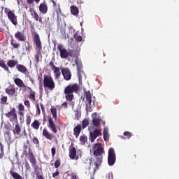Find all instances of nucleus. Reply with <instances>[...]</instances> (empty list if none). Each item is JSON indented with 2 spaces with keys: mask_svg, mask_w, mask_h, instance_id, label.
Wrapping results in <instances>:
<instances>
[{
  "mask_svg": "<svg viewBox=\"0 0 179 179\" xmlns=\"http://www.w3.org/2000/svg\"><path fill=\"white\" fill-rule=\"evenodd\" d=\"M1 104H3V106L8 105V96H1V99H0Z\"/></svg>",
  "mask_w": 179,
  "mask_h": 179,
  "instance_id": "obj_38",
  "label": "nucleus"
},
{
  "mask_svg": "<svg viewBox=\"0 0 179 179\" xmlns=\"http://www.w3.org/2000/svg\"><path fill=\"white\" fill-rule=\"evenodd\" d=\"M116 160L115 151L114 148H110L108 150V163L110 166H114Z\"/></svg>",
  "mask_w": 179,
  "mask_h": 179,
  "instance_id": "obj_8",
  "label": "nucleus"
},
{
  "mask_svg": "<svg viewBox=\"0 0 179 179\" xmlns=\"http://www.w3.org/2000/svg\"><path fill=\"white\" fill-rule=\"evenodd\" d=\"M30 13H31V15L34 19V20H36V22H38L39 17H38V14L37 13V12L35 10L30 9Z\"/></svg>",
  "mask_w": 179,
  "mask_h": 179,
  "instance_id": "obj_29",
  "label": "nucleus"
},
{
  "mask_svg": "<svg viewBox=\"0 0 179 179\" xmlns=\"http://www.w3.org/2000/svg\"><path fill=\"white\" fill-rule=\"evenodd\" d=\"M39 11L43 15H45L48 12V6H47L45 1H43L39 5Z\"/></svg>",
  "mask_w": 179,
  "mask_h": 179,
  "instance_id": "obj_16",
  "label": "nucleus"
},
{
  "mask_svg": "<svg viewBox=\"0 0 179 179\" xmlns=\"http://www.w3.org/2000/svg\"><path fill=\"white\" fill-rule=\"evenodd\" d=\"M36 179H45V178H44L43 176L40 175V176H36Z\"/></svg>",
  "mask_w": 179,
  "mask_h": 179,
  "instance_id": "obj_58",
  "label": "nucleus"
},
{
  "mask_svg": "<svg viewBox=\"0 0 179 179\" xmlns=\"http://www.w3.org/2000/svg\"><path fill=\"white\" fill-rule=\"evenodd\" d=\"M17 110L20 117H23L24 115V106L22 103H19Z\"/></svg>",
  "mask_w": 179,
  "mask_h": 179,
  "instance_id": "obj_21",
  "label": "nucleus"
},
{
  "mask_svg": "<svg viewBox=\"0 0 179 179\" xmlns=\"http://www.w3.org/2000/svg\"><path fill=\"white\" fill-rule=\"evenodd\" d=\"M92 124H93L94 127H100V125L101 124V120L99 117H93Z\"/></svg>",
  "mask_w": 179,
  "mask_h": 179,
  "instance_id": "obj_26",
  "label": "nucleus"
},
{
  "mask_svg": "<svg viewBox=\"0 0 179 179\" xmlns=\"http://www.w3.org/2000/svg\"><path fill=\"white\" fill-rule=\"evenodd\" d=\"M43 87L44 89H49V90L55 89V82L51 76H43Z\"/></svg>",
  "mask_w": 179,
  "mask_h": 179,
  "instance_id": "obj_5",
  "label": "nucleus"
},
{
  "mask_svg": "<svg viewBox=\"0 0 179 179\" xmlns=\"http://www.w3.org/2000/svg\"><path fill=\"white\" fill-rule=\"evenodd\" d=\"M16 69H17L18 72L26 75V73H29V70H27V67H26L23 64H17Z\"/></svg>",
  "mask_w": 179,
  "mask_h": 179,
  "instance_id": "obj_18",
  "label": "nucleus"
},
{
  "mask_svg": "<svg viewBox=\"0 0 179 179\" xmlns=\"http://www.w3.org/2000/svg\"><path fill=\"white\" fill-rule=\"evenodd\" d=\"M71 178L72 179H79V176H78V175H76L75 173H72Z\"/></svg>",
  "mask_w": 179,
  "mask_h": 179,
  "instance_id": "obj_55",
  "label": "nucleus"
},
{
  "mask_svg": "<svg viewBox=\"0 0 179 179\" xmlns=\"http://www.w3.org/2000/svg\"><path fill=\"white\" fill-rule=\"evenodd\" d=\"M13 132L14 135H20L22 132V127H20L19 122H16V124L15 125V129L13 131Z\"/></svg>",
  "mask_w": 179,
  "mask_h": 179,
  "instance_id": "obj_19",
  "label": "nucleus"
},
{
  "mask_svg": "<svg viewBox=\"0 0 179 179\" xmlns=\"http://www.w3.org/2000/svg\"><path fill=\"white\" fill-rule=\"evenodd\" d=\"M82 131V126L80 124H78L76 127L73 128V135L76 138H78L79 135H80V132Z\"/></svg>",
  "mask_w": 179,
  "mask_h": 179,
  "instance_id": "obj_20",
  "label": "nucleus"
},
{
  "mask_svg": "<svg viewBox=\"0 0 179 179\" xmlns=\"http://www.w3.org/2000/svg\"><path fill=\"white\" fill-rule=\"evenodd\" d=\"M14 36L16 40H17L18 41H21V42L26 41L27 38H26V34H24V31H17L14 34Z\"/></svg>",
  "mask_w": 179,
  "mask_h": 179,
  "instance_id": "obj_13",
  "label": "nucleus"
},
{
  "mask_svg": "<svg viewBox=\"0 0 179 179\" xmlns=\"http://www.w3.org/2000/svg\"><path fill=\"white\" fill-rule=\"evenodd\" d=\"M94 155V171L93 174H96V171L99 170L100 166L103 163V153H104V148L101 143H97L94 145L92 148Z\"/></svg>",
  "mask_w": 179,
  "mask_h": 179,
  "instance_id": "obj_1",
  "label": "nucleus"
},
{
  "mask_svg": "<svg viewBox=\"0 0 179 179\" xmlns=\"http://www.w3.org/2000/svg\"><path fill=\"white\" fill-rule=\"evenodd\" d=\"M57 50L60 52V57L63 59H66V58L69 57H73V55H72L73 50L68 51L66 48H64L63 44H59L57 45Z\"/></svg>",
  "mask_w": 179,
  "mask_h": 179,
  "instance_id": "obj_6",
  "label": "nucleus"
},
{
  "mask_svg": "<svg viewBox=\"0 0 179 179\" xmlns=\"http://www.w3.org/2000/svg\"><path fill=\"white\" fill-rule=\"evenodd\" d=\"M32 142L34 145H38L40 143V141H38V138L36 136L33 137Z\"/></svg>",
  "mask_w": 179,
  "mask_h": 179,
  "instance_id": "obj_47",
  "label": "nucleus"
},
{
  "mask_svg": "<svg viewBox=\"0 0 179 179\" xmlns=\"http://www.w3.org/2000/svg\"><path fill=\"white\" fill-rule=\"evenodd\" d=\"M10 45H12L13 48L15 50H18V48L20 47V43L16 42V41L11 39L10 41Z\"/></svg>",
  "mask_w": 179,
  "mask_h": 179,
  "instance_id": "obj_33",
  "label": "nucleus"
},
{
  "mask_svg": "<svg viewBox=\"0 0 179 179\" xmlns=\"http://www.w3.org/2000/svg\"><path fill=\"white\" fill-rule=\"evenodd\" d=\"M69 157L70 159H74L76 157V148L72 147L69 150Z\"/></svg>",
  "mask_w": 179,
  "mask_h": 179,
  "instance_id": "obj_23",
  "label": "nucleus"
},
{
  "mask_svg": "<svg viewBox=\"0 0 179 179\" xmlns=\"http://www.w3.org/2000/svg\"><path fill=\"white\" fill-rule=\"evenodd\" d=\"M34 2H36V3H38V2H40V0H27V3L28 5H33Z\"/></svg>",
  "mask_w": 179,
  "mask_h": 179,
  "instance_id": "obj_43",
  "label": "nucleus"
},
{
  "mask_svg": "<svg viewBox=\"0 0 179 179\" xmlns=\"http://www.w3.org/2000/svg\"><path fill=\"white\" fill-rule=\"evenodd\" d=\"M10 174L14 179H23L22 176H20L19 173L14 172L13 170L10 171Z\"/></svg>",
  "mask_w": 179,
  "mask_h": 179,
  "instance_id": "obj_28",
  "label": "nucleus"
},
{
  "mask_svg": "<svg viewBox=\"0 0 179 179\" xmlns=\"http://www.w3.org/2000/svg\"><path fill=\"white\" fill-rule=\"evenodd\" d=\"M75 120H77V121H79L80 120V117H82V113L79 110H75Z\"/></svg>",
  "mask_w": 179,
  "mask_h": 179,
  "instance_id": "obj_37",
  "label": "nucleus"
},
{
  "mask_svg": "<svg viewBox=\"0 0 179 179\" xmlns=\"http://www.w3.org/2000/svg\"><path fill=\"white\" fill-rule=\"evenodd\" d=\"M7 16L8 20L14 24V26H17V16H16L15 14H14L13 11L10 10L7 13Z\"/></svg>",
  "mask_w": 179,
  "mask_h": 179,
  "instance_id": "obj_11",
  "label": "nucleus"
},
{
  "mask_svg": "<svg viewBox=\"0 0 179 179\" xmlns=\"http://www.w3.org/2000/svg\"><path fill=\"white\" fill-rule=\"evenodd\" d=\"M5 92L6 94L10 96H15L16 94V89L15 88V85H10L8 87L5 89Z\"/></svg>",
  "mask_w": 179,
  "mask_h": 179,
  "instance_id": "obj_15",
  "label": "nucleus"
},
{
  "mask_svg": "<svg viewBox=\"0 0 179 179\" xmlns=\"http://www.w3.org/2000/svg\"><path fill=\"white\" fill-rule=\"evenodd\" d=\"M124 136H125L124 139H129L132 136V134L129 131H125Z\"/></svg>",
  "mask_w": 179,
  "mask_h": 179,
  "instance_id": "obj_45",
  "label": "nucleus"
},
{
  "mask_svg": "<svg viewBox=\"0 0 179 179\" xmlns=\"http://www.w3.org/2000/svg\"><path fill=\"white\" fill-rule=\"evenodd\" d=\"M41 108L42 110V112L44 113V105H43V103H41Z\"/></svg>",
  "mask_w": 179,
  "mask_h": 179,
  "instance_id": "obj_59",
  "label": "nucleus"
},
{
  "mask_svg": "<svg viewBox=\"0 0 179 179\" xmlns=\"http://www.w3.org/2000/svg\"><path fill=\"white\" fill-rule=\"evenodd\" d=\"M0 149L1 152L0 154V159H2V157H3V145H2V143H0Z\"/></svg>",
  "mask_w": 179,
  "mask_h": 179,
  "instance_id": "obj_48",
  "label": "nucleus"
},
{
  "mask_svg": "<svg viewBox=\"0 0 179 179\" xmlns=\"http://www.w3.org/2000/svg\"><path fill=\"white\" fill-rule=\"evenodd\" d=\"M31 127L34 128V129H38V128H40V122H38L37 120H35L34 122L31 123Z\"/></svg>",
  "mask_w": 179,
  "mask_h": 179,
  "instance_id": "obj_34",
  "label": "nucleus"
},
{
  "mask_svg": "<svg viewBox=\"0 0 179 179\" xmlns=\"http://www.w3.org/2000/svg\"><path fill=\"white\" fill-rule=\"evenodd\" d=\"M18 64L19 62H17V60L13 59H10L7 62V65L8 66H9V68H15V66H17V65H18Z\"/></svg>",
  "mask_w": 179,
  "mask_h": 179,
  "instance_id": "obj_22",
  "label": "nucleus"
},
{
  "mask_svg": "<svg viewBox=\"0 0 179 179\" xmlns=\"http://www.w3.org/2000/svg\"><path fill=\"white\" fill-rule=\"evenodd\" d=\"M62 107H64V108H68V102H64L62 103Z\"/></svg>",
  "mask_w": 179,
  "mask_h": 179,
  "instance_id": "obj_57",
  "label": "nucleus"
},
{
  "mask_svg": "<svg viewBox=\"0 0 179 179\" xmlns=\"http://www.w3.org/2000/svg\"><path fill=\"white\" fill-rule=\"evenodd\" d=\"M0 66H1V68H3V69L6 71L7 72H8V73L10 72V71L9 70V67H8V66H6V64L5 63V62L3 60H0Z\"/></svg>",
  "mask_w": 179,
  "mask_h": 179,
  "instance_id": "obj_31",
  "label": "nucleus"
},
{
  "mask_svg": "<svg viewBox=\"0 0 179 179\" xmlns=\"http://www.w3.org/2000/svg\"><path fill=\"white\" fill-rule=\"evenodd\" d=\"M82 125H83V129H85V128H86V127H87V125H89V120H87V119L83 120L82 122Z\"/></svg>",
  "mask_w": 179,
  "mask_h": 179,
  "instance_id": "obj_42",
  "label": "nucleus"
},
{
  "mask_svg": "<svg viewBox=\"0 0 179 179\" xmlns=\"http://www.w3.org/2000/svg\"><path fill=\"white\" fill-rule=\"evenodd\" d=\"M20 89H22V92H27V90H29V92H30V91L33 90V89H31V87L26 85L24 83L22 86V87H20Z\"/></svg>",
  "mask_w": 179,
  "mask_h": 179,
  "instance_id": "obj_39",
  "label": "nucleus"
},
{
  "mask_svg": "<svg viewBox=\"0 0 179 179\" xmlns=\"http://www.w3.org/2000/svg\"><path fill=\"white\" fill-rule=\"evenodd\" d=\"M103 140L105 141V142H107V141H108V132L106 129H103Z\"/></svg>",
  "mask_w": 179,
  "mask_h": 179,
  "instance_id": "obj_40",
  "label": "nucleus"
},
{
  "mask_svg": "<svg viewBox=\"0 0 179 179\" xmlns=\"http://www.w3.org/2000/svg\"><path fill=\"white\" fill-rule=\"evenodd\" d=\"M34 43H35L36 54L35 55V60L36 64L41 62L43 59V55L41 54V50H43V45L41 43V40L40 39V35L36 32L34 33L33 36Z\"/></svg>",
  "mask_w": 179,
  "mask_h": 179,
  "instance_id": "obj_2",
  "label": "nucleus"
},
{
  "mask_svg": "<svg viewBox=\"0 0 179 179\" xmlns=\"http://www.w3.org/2000/svg\"><path fill=\"white\" fill-rule=\"evenodd\" d=\"M24 167H25L26 171H30L31 168H30V164H29V162L27 161V162H25Z\"/></svg>",
  "mask_w": 179,
  "mask_h": 179,
  "instance_id": "obj_49",
  "label": "nucleus"
},
{
  "mask_svg": "<svg viewBox=\"0 0 179 179\" xmlns=\"http://www.w3.org/2000/svg\"><path fill=\"white\" fill-rule=\"evenodd\" d=\"M31 124V116L27 115L26 116V124L27 125H30Z\"/></svg>",
  "mask_w": 179,
  "mask_h": 179,
  "instance_id": "obj_41",
  "label": "nucleus"
},
{
  "mask_svg": "<svg viewBox=\"0 0 179 179\" xmlns=\"http://www.w3.org/2000/svg\"><path fill=\"white\" fill-rule=\"evenodd\" d=\"M42 135L45 138V139H48V141H52V138H55L54 134L50 133L47 129H43Z\"/></svg>",
  "mask_w": 179,
  "mask_h": 179,
  "instance_id": "obj_17",
  "label": "nucleus"
},
{
  "mask_svg": "<svg viewBox=\"0 0 179 179\" xmlns=\"http://www.w3.org/2000/svg\"><path fill=\"white\" fill-rule=\"evenodd\" d=\"M61 166V159H58L55 162V169H58Z\"/></svg>",
  "mask_w": 179,
  "mask_h": 179,
  "instance_id": "obj_46",
  "label": "nucleus"
},
{
  "mask_svg": "<svg viewBox=\"0 0 179 179\" xmlns=\"http://www.w3.org/2000/svg\"><path fill=\"white\" fill-rule=\"evenodd\" d=\"M53 73L55 75V79H59L61 76V71L59 70V67H57L56 69H53Z\"/></svg>",
  "mask_w": 179,
  "mask_h": 179,
  "instance_id": "obj_27",
  "label": "nucleus"
},
{
  "mask_svg": "<svg viewBox=\"0 0 179 179\" xmlns=\"http://www.w3.org/2000/svg\"><path fill=\"white\" fill-rule=\"evenodd\" d=\"M36 114H38V115H40V114H41V110L40 109V105H38V103H37L36 105Z\"/></svg>",
  "mask_w": 179,
  "mask_h": 179,
  "instance_id": "obj_51",
  "label": "nucleus"
},
{
  "mask_svg": "<svg viewBox=\"0 0 179 179\" xmlns=\"http://www.w3.org/2000/svg\"><path fill=\"white\" fill-rule=\"evenodd\" d=\"M6 9H7V8H5V10H6Z\"/></svg>",
  "mask_w": 179,
  "mask_h": 179,
  "instance_id": "obj_63",
  "label": "nucleus"
},
{
  "mask_svg": "<svg viewBox=\"0 0 179 179\" xmlns=\"http://www.w3.org/2000/svg\"><path fill=\"white\" fill-rule=\"evenodd\" d=\"M62 73L64 76V79L66 80H71L72 79V74L71 73V71H69V69L65 68L62 69Z\"/></svg>",
  "mask_w": 179,
  "mask_h": 179,
  "instance_id": "obj_14",
  "label": "nucleus"
},
{
  "mask_svg": "<svg viewBox=\"0 0 179 179\" xmlns=\"http://www.w3.org/2000/svg\"><path fill=\"white\" fill-rule=\"evenodd\" d=\"M74 38H75L76 41H78V43H80V41H82V40H83V38H82V36L80 35H74Z\"/></svg>",
  "mask_w": 179,
  "mask_h": 179,
  "instance_id": "obj_44",
  "label": "nucleus"
},
{
  "mask_svg": "<svg viewBox=\"0 0 179 179\" xmlns=\"http://www.w3.org/2000/svg\"><path fill=\"white\" fill-rule=\"evenodd\" d=\"M5 116L8 118L10 122H17V113H16V108H13L8 113H5Z\"/></svg>",
  "mask_w": 179,
  "mask_h": 179,
  "instance_id": "obj_7",
  "label": "nucleus"
},
{
  "mask_svg": "<svg viewBox=\"0 0 179 179\" xmlns=\"http://www.w3.org/2000/svg\"><path fill=\"white\" fill-rule=\"evenodd\" d=\"M58 176H59V171L57 169V171L52 173V177L55 178V177H58Z\"/></svg>",
  "mask_w": 179,
  "mask_h": 179,
  "instance_id": "obj_54",
  "label": "nucleus"
},
{
  "mask_svg": "<svg viewBox=\"0 0 179 179\" xmlns=\"http://www.w3.org/2000/svg\"><path fill=\"white\" fill-rule=\"evenodd\" d=\"M84 95L86 100V110L89 111V108H90V106H92V94L90 91H86L84 92Z\"/></svg>",
  "mask_w": 179,
  "mask_h": 179,
  "instance_id": "obj_12",
  "label": "nucleus"
},
{
  "mask_svg": "<svg viewBox=\"0 0 179 179\" xmlns=\"http://www.w3.org/2000/svg\"><path fill=\"white\" fill-rule=\"evenodd\" d=\"M50 111L52 113V117L55 119V121H57V108L55 106H52L50 108Z\"/></svg>",
  "mask_w": 179,
  "mask_h": 179,
  "instance_id": "obj_35",
  "label": "nucleus"
},
{
  "mask_svg": "<svg viewBox=\"0 0 179 179\" xmlns=\"http://www.w3.org/2000/svg\"><path fill=\"white\" fill-rule=\"evenodd\" d=\"M1 1H5V0H1Z\"/></svg>",
  "mask_w": 179,
  "mask_h": 179,
  "instance_id": "obj_64",
  "label": "nucleus"
},
{
  "mask_svg": "<svg viewBox=\"0 0 179 179\" xmlns=\"http://www.w3.org/2000/svg\"><path fill=\"white\" fill-rule=\"evenodd\" d=\"M76 64L77 65V68H78V75L79 76V79H80V72H82V62L76 60Z\"/></svg>",
  "mask_w": 179,
  "mask_h": 179,
  "instance_id": "obj_24",
  "label": "nucleus"
},
{
  "mask_svg": "<svg viewBox=\"0 0 179 179\" xmlns=\"http://www.w3.org/2000/svg\"><path fill=\"white\" fill-rule=\"evenodd\" d=\"M71 9V12L72 13V15H74V16H76V15H78V13H79V8H78V7L75 6H71L70 7Z\"/></svg>",
  "mask_w": 179,
  "mask_h": 179,
  "instance_id": "obj_30",
  "label": "nucleus"
},
{
  "mask_svg": "<svg viewBox=\"0 0 179 179\" xmlns=\"http://www.w3.org/2000/svg\"><path fill=\"white\" fill-rule=\"evenodd\" d=\"M99 136H101V129H95L93 131L90 133V138L89 140L90 141L91 143H93L96 138Z\"/></svg>",
  "mask_w": 179,
  "mask_h": 179,
  "instance_id": "obj_9",
  "label": "nucleus"
},
{
  "mask_svg": "<svg viewBox=\"0 0 179 179\" xmlns=\"http://www.w3.org/2000/svg\"><path fill=\"white\" fill-rule=\"evenodd\" d=\"M39 23H43V19L41 17L38 18Z\"/></svg>",
  "mask_w": 179,
  "mask_h": 179,
  "instance_id": "obj_61",
  "label": "nucleus"
},
{
  "mask_svg": "<svg viewBox=\"0 0 179 179\" xmlns=\"http://www.w3.org/2000/svg\"><path fill=\"white\" fill-rule=\"evenodd\" d=\"M57 15H62V11L61 10V7L59 6L58 10H57Z\"/></svg>",
  "mask_w": 179,
  "mask_h": 179,
  "instance_id": "obj_56",
  "label": "nucleus"
},
{
  "mask_svg": "<svg viewBox=\"0 0 179 179\" xmlns=\"http://www.w3.org/2000/svg\"><path fill=\"white\" fill-rule=\"evenodd\" d=\"M28 155L29 160L33 169H34L35 175L36 176V177L38 176H41L40 173H41V171H43V168H41V166L38 167V166H37V159H36V156L34 155V154H33V151L30 148H29Z\"/></svg>",
  "mask_w": 179,
  "mask_h": 179,
  "instance_id": "obj_4",
  "label": "nucleus"
},
{
  "mask_svg": "<svg viewBox=\"0 0 179 179\" xmlns=\"http://www.w3.org/2000/svg\"><path fill=\"white\" fill-rule=\"evenodd\" d=\"M27 145H30V141L27 140Z\"/></svg>",
  "mask_w": 179,
  "mask_h": 179,
  "instance_id": "obj_62",
  "label": "nucleus"
},
{
  "mask_svg": "<svg viewBox=\"0 0 179 179\" xmlns=\"http://www.w3.org/2000/svg\"><path fill=\"white\" fill-rule=\"evenodd\" d=\"M48 127L53 132V134H57L58 132V129H57V124H55V122H54V120H52V117H50L48 119Z\"/></svg>",
  "mask_w": 179,
  "mask_h": 179,
  "instance_id": "obj_10",
  "label": "nucleus"
},
{
  "mask_svg": "<svg viewBox=\"0 0 179 179\" xmlns=\"http://www.w3.org/2000/svg\"><path fill=\"white\" fill-rule=\"evenodd\" d=\"M51 153H52V157H54L55 156V153H57V149L55 147L52 148Z\"/></svg>",
  "mask_w": 179,
  "mask_h": 179,
  "instance_id": "obj_52",
  "label": "nucleus"
},
{
  "mask_svg": "<svg viewBox=\"0 0 179 179\" xmlns=\"http://www.w3.org/2000/svg\"><path fill=\"white\" fill-rule=\"evenodd\" d=\"M80 142L81 143V145H86V143H87V136H86V135H83L80 137Z\"/></svg>",
  "mask_w": 179,
  "mask_h": 179,
  "instance_id": "obj_36",
  "label": "nucleus"
},
{
  "mask_svg": "<svg viewBox=\"0 0 179 179\" xmlns=\"http://www.w3.org/2000/svg\"><path fill=\"white\" fill-rule=\"evenodd\" d=\"M24 104L26 107H27L28 108H30V101L29 100H25L24 101Z\"/></svg>",
  "mask_w": 179,
  "mask_h": 179,
  "instance_id": "obj_53",
  "label": "nucleus"
},
{
  "mask_svg": "<svg viewBox=\"0 0 179 179\" xmlns=\"http://www.w3.org/2000/svg\"><path fill=\"white\" fill-rule=\"evenodd\" d=\"M79 84L74 83V84H69L64 88V94H66V100L67 101H72L73 100V93H78L79 92Z\"/></svg>",
  "mask_w": 179,
  "mask_h": 179,
  "instance_id": "obj_3",
  "label": "nucleus"
},
{
  "mask_svg": "<svg viewBox=\"0 0 179 179\" xmlns=\"http://www.w3.org/2000/svg\"><path fill=\"white\" fill-rule=\"evenodd\" d=\"M51 2H52L54 7L57 6V2H55L54 0H51Z\"/></svg>",
  "mask_w": 179,
  "mask_h": 179,
  "instance_id": "obj_60",
  "label": "nucleus"
},
{
  "mask_svg": "<svg viewBox=\"0 0 179 179\" xmlns=\"http://www.w3.org/2000/svg\"><path fill=\"white\" fill-rule=\"evenodd\" d=\"M49 66H50L52 71H54V69L57 68L55 66V64H54V62H52V61L49 62Z\"/></svg>",
  "mask_w": 179,
  "mask_h": 179,
  "instance_id": "obj_50",
  "label": "nucleus"
},
{
  "mask_svg": "<svg viewBox=\"0 0 179 179\" xmlns=\"http://www.w3.org/2000/svg\"><path fill=\"white\" fill-rule=\"evenodd\" d=\"M14 83L18 87H22L24 83L20 79V78H14Z\"/></svg>",
  "mask_w": 179,
  "mask_h": 179,
  "instance_id": "obj_25",
  "label": "nucleus"
},
{
  "mask_svg": "<svg viewBox=\"0 0 179 179\" xmlns=\"http://www.w3.org/2000/svg\"><path fill=\"white\" fill-rule=\"evenodd\" d=\"M28 97L29 100L36 101V92L33 91V90H31V91H29V95Z\"/></svg>",
  "mask_w": 179,
  "mask_h": 179,
  "instance_id": "obj_32",
  "label": "nucleus"
}]
</instances>
